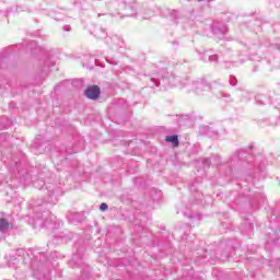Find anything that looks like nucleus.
<instances>
[{
    "mask_svg": "<svg viewBox=\"0 0 280 280\" xmlns=\"http://www.w3.org/2000/svg\"><path fill=\"white\" fill-rule=\"evenodd\" d=\"M192 89L197 95H205V93L212 91L217 97H221L222 93H217L215 88L211 86V83H208L206 79H200L192 83Z\"/></svg>",
    "mask_w": 280,
    "mask_h": 280,
    "instance_id": "nucleus-2",
    "label": "nucleus"
},
{
    "mask_svg": "<svg viewBox=\"0 0 280 280\" xmlns=\"http://www.w3.org/2000/svg\"><path fill=\"white\" fill-rule=\"evenodd\" d=\"M110 16H136V19L148 20L151 16H154V13L150 10H139V4L137 2H129L126 1L120 2H113L112 4H106Z\"/></svg>",
    "mask_w": 280,
    "mask_h": 280,
    "instance_id": "nucleus-1",
    "label": "nucleus"
},
{
    "mask_svg": "<svg viewBox=\"0 0 280 280\" xmlns=\"http://www.w3.org/2000/svg\"><path fill=\"white\" fill-rule=\"evenodd\" d=\"M101 90L100 86L97 85H92L90 88H88L84 92L85 97H88V100H97L101 95Z\"/></svg>",
    "mask_w": 280,
    "mask_h": 280,
    "instance_id": "nucleus-6",
    "label": "nucleus"
},
{
    "mask_svg": "<svg viewBox=\"0 0 280 280\" xmlns=\"http://www.w3.org/2000/svg\"><path fill=\"white\" fill-rule=\"evenodd\" d=\"M187 84V79L185 80V83L182 84V86H186Z\"/></svg>",
    "mask_w": 280,
    "mask_h": 280,
    "instance_id": "nucleus-19",
    "label": "nucleus"
},
{
    "mask_svg": "<svg viewBox=\"0 0 280 280\" xmlns=\"http://www.w3.org/2000/svg\"><path fill=\"white\" fill-rule=\"evenodd\" d=\"M209 62H218V55H210Z\"/></svg>",
    "mask_w": 280,
    "mask_h": 280,
    "instance_id": "nucleus-14",
    "label": "nucleus"
},
{
    "mask_svg": "<svg viewBox=\"0 0 280 280\" xmlns=\"http://www.w3.org/2000/svg\"><path fill=\"white\" fill-rule=\"evenodd\" d=\"M74 260H75V257L72 258V261H74ZM72 261H71V264H72Z\"/></svg>",
    "mask_w": 280,
    "mask_h": 280,
    "instance_id": "nucleus-21",
    "label": "nucleus"
},
{
    "mask_svg": "<svg viewBox=\"0 0 280 280\" xmlns=\"http://www.w3.org/2000/svg\"><path fill=\"white\" fill-rule=\"evenodd\" d=\"M214 159H220V158H219V156H217V158H212V161H213Z\"/></svg>",
    "mask_w": 280,
    "mask_h": 280,
    "instance_id": "nucleus-20",
    "label": "nucleus"
},
{
    "mask_svg": "<svg viewBox=\"0 0 280 280\" xmlns=\"http://www.w3.org/2000/svg\"><path fill=\"white\" fill-rule=\"evenodd\" d=\"M229 82L232 86H235V84H237V79L235 77H230Z\"/></svg>",
    "mask_w": 280,
    "mask_h": 280,
    "instance_id": "nucleus-13",
    "label": "nucleus"
},
{
    "mask_svg": "<svg viewBox=\"0 0 280 280\" xmlns=\"http://www.w3.org/2000/svg\"><path fill=\"white\" fill-rule=\"evenodd\" d=\"M94 36L100 39L106 38V36H107L106 30H104L102 27H96L94 30Z\"/></svg>",
    "mask_w": 280,
    "mask_h": 280,
    "instance_id": "nucleus-10",
    "label": "nucleus"
},
{
    "mask_svg": "<svg viewBox=\"0 0 280 280\" xmlns=\"http://www.w3.org/2000/svg\"><path fill=\"white\" fill-rule=\"evenodd\" d=\"M198 1H203V0H198Z\"/></svg>",
    "mask_w": 280,
    "mask_h": 280,
    "instance_id": "nucleus-22",
    "label": "nucleus"
},
{
    "mask_svg": "<svg viewBox=\"0 0 280 280\" xmlns=\"http://www.w3.org/2000/svg\"><path fill=\"white\" fill-rule=\"evenodd\" d=\"M107 45L110 47V49H114V51H117L120 49V47H124V39L121 37L114 35L106 40Z\"/></svg>",
    "mask_w": 280,
    "mask_h": 280,
    "instance_id": "nucleus-4",
    "label": "nucleus"
},
{
    "mask_svg": "<svg viewBox=\"0 0 280 280\" xmlns=\"http://www.w3.org/2000/svg\"><path fill=\"white\" fill-rule=\"evenodd\" d=\"M108 210V205L106 203H101L100 206V211H107Z\"/></svg>",
    "mask_w": 280,
    "mask_h": 280,
    "instance_id": "nucleus-15",
    "label": "nucleus"
},
{
    "mask_svg": "<svg viewBox=\"0 0 280 280\" xmlns=\"http://www.w3.org/2000/svg\"><path fill=\"white\" fill-rule=\"evenodd\" d=\"M63 30H65V32H71V26L70 25H65Z\"/></svg>",
    "mask_w": 280,
    "mask_h": 280,
    "instance_id": "nucleus-17",
    "label": "nucleus"
},
{
    "mask_svg": "<svg viewBox=\"0 0 280 280\" xmlns=\"http://www.w3.org/2000/svg\"><path fill=\"white\" fill-rule=\"evenodd\" d=\"M33 277L37 280H50L49 272H45V267H43V265L37 268L33 266Z\"/></svg>",
    "mask_w": 280,
    "mask_h": 280,
    "instance_id": "nucleus-5",
    "label": "nucleus"
},
{
    "mask_svg": "<svg viewBox=\"0 0 280 280\" xmlns=\"http://www.w3.org/2000/svg\"><path fill=\"white\" fill-rule=\"evenodd\" d=\"M167 143H172L174 148H178V136H168L166 137Z\"/></svg>",
    "mask_w": 280,
    "mask_h": 280,
    "instance_id": "nucleus-11",
    "label": "nucleus"
},
{
    "mask_svg": "<svg viewBox=\"0 0 280 280\" xmlns=\"http://www.w3.org/2000/svg\"><path fill=\"white\" fill-rule=\"evenodd\" d=\"M256 102H257V104H260V105L266 104V96H264V95H258V96L256 97Z\"/></svg>",
    "mask_w": 280,
    "mask_h": 280,
    "instance_id": "nucleus-12",
    "label": "nucleus"
},
{
    "mask_svg": "<svg viewBox=\"0 0 280 280\" xmlns=\"http://www.w3.org/2000/svg\"><path fill=\"white\" fill-rule=\"evenodd\" d=\"M18 255V257L15 256ZM15 255H11L8 260L9 268H13V270H19V264L21 262V257L25 255V249L20 248L15 250Z\"/></svg>",
    "mask_w": 280,
    "mask_h": 280,
    "instance_id": "nucleus-3",
    "label": "nucleus"
},
{
    "mask_svg": "<svg viewBox=\"0 0 280 280\" xmlns=\"http://www.w3.org/2000/svg\"><path fill=\"white\" fill-rule=\"evenodd\" d=\"M60 195V190L56 189V190H51L49 192V197H48V202H52L54 205H56V202H58V196Z\"/></svg>",
    "mask_w": 280,
    "mask_h": 280,
    "instance_id": "nucleus-9",
    "label": "nucleus"
},
{
    "mask_svg": "<svg viewBox=\"0 0 280 280\" xmlns=\"http://www.w3.org/2000/svg\"><path fill=\"white\" fill-rule=\"evenodd\" d=\"M9 229H10V223H8V220L0 219V240H3Z\"/></svg>",
    "mask_w": 280,
    "mask_h": 280,
    "instance_id": "nucleus-8",
    "label": "nucleus"
},
{
    "mask_svg": "<svg viewBox=\"0 0 280 280\" xmlns=\"http://www.w3.org/2000/svg\"><path fill=\"white\" fill-rule=\"evenodd\" d=\"M152 80V82H153V84L155 85V86H159V83H156V81L154 80V79H151Z\"/></svg>",
    "mask_w": 280,
    "mask_h": 280,
    "instance_id": "nucleus-18",
    "label": "nucleus"
},
{
    "mask_svg": "<svg viewBox=\"0 0 280 280\" xmlns=\"http://www.w3.org/2000/svg\"><path fill=\"white\" fill-rule=\"evenodd\" d=\"M203 165H207V167H209V165H211V160L209 159L205 160Z\"/></svg>",
    "mask_w": 280,
    "mask_h": 280,
    "instance_id": "nucleus-16",
    "label": "nucleus"
},
{
    "mask_svg": "<svg viewBox=\"0 0 280 280\" xmlns=\"http://www.w3.org/2000/svg\"><path fill=\"white\" fill-rule=\"evenodd\" d=\"M229 32V28L224 24H214L212 26V33L214 36H224Z\"/></svg>",
    "mask_w": 280,
    "mask_h": 280,
    "instance_id": "nucleus-7",
    "label": "nucleus"
}]
</instances>
